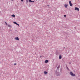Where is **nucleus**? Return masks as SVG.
Wrapping results in <instances>:
<instances>
[{"mask_svg": "<svg viewBox=\"0 0 80 80\" xmlns=\"http://www.w3.org/2000/svg\"><path fill=\"white\" fill-rule=\"evenodd\" d=\"M31 2H35V1H32Z\"/></svg>", "mask_w": 80, "mask_h": 80, "instance_id": "nucleus-22", "label": "nucleus"}, {"mask_svg": "<svg viewBox=\"0 0 80 80\" xmlns=\"http://www.w3.org/2000/svg\"><path fill=\"white\" fill-rule=\"evenodd\" d=\"M16 25H18V26H19V24H18V23H17V24H16Z\"/></svg>", "mask_w": 80, "mask_h": 80, "instance_id": "nucleus-20", "label": "nucleus"}, {"mask_svg": "<svg viewBox=\"0 0 80 80\" xmlns=\"http://www.w3.org/2000/svg\"><path fill=\"white\" fill-rule=\"evenodd\" d=\"M66 53H68V52L66 51Z\"/></svg>", "mask_w": 80, "mask_h": 80, "instance_id": "nucleus-26", "label": "nucleus"}, {"mask_svg": "<svg viewBox=\"0 0 80 80\" xmlns=\"http://www.w3.org/2000/svg\"><path fill=\"white\" fill-rule=\"evenodd\" d=\"M21 2H23V0H21Z\"/></svg>", "mask_w": 80, "mask_h": 80, "instance_id": "nucleus-23", "label": "nucleus"}, {"mask_svg": "<svg viewBox=\"0 0 80 80\" xmlns=\"http://www.w3.org/2000/svg\"><path fill=\"white\" fill-rule=\"evenodd\" d=\"M64 17H65V18H66V17H67V15H64Z\"/></svg>", "mask_w": 80, "mask_h": 80, "instance_id": "nucleus-13", "label": "nucleus"}, {"mask_svg": "<svg viewBox=\"0 0 80 80\" xmlns=\"http://www.w3.org/2000/svg\"><path fill=\"white\" fill-rule=\"evenodd\" d=\"M59 59H62V55H60L59 56Z\"/></svg>", "mask_w": 80, "mask_h": 80, "instance_id": "nucleus-6", "label": "nucleus"}, {"mask_svg": "<svg viewBox=\"0 0 80 80\" xmlns=\"http://www.w3.org/2000/svg\"><path fill=\"white\" fill-rule=\"evenodd\" d=\"M56 74L57 76H58H58H60V72H58L57 71H56Z\"/></svg>", "mask_w": 80, "mask_h": 80, "instance_id": "nucleus-2", "label": "nucleus"}, {"mask_svg": "<svg viewBox=\"0 0 80 80\" xmlns=\"http://www.w3.org/2000/svg\"><path fill=\"white\" fill-rule=\"evenodd\" d=\"M70 74L71 76H72L73 77H74V76H75V75L73 74V73L72 72H70Z\"/></svg>", "mask_w": 80, "mask_h": 80, "instance_id": "nucleus-1", "label": "nucleus"}, {"mask_svg": "<svg viewBox=\"0 0 80 80\" xmlns=\"http://www.w3.org/2000/svg\"><path fill=\"white\" fill-rule=\"evenodd\" d=\"M65 47H64L63 48V50H65Z\"/></svg>", "mask_w": 80, "mask_h": 80, "instance_id": "nucleus-16", "label": "nucleus"}, {"mask_svg": "<svg viewBox=\"0 0 80 80\" xmlns=\"http://www.w3.org/2000/svg\"><path fill=\"white\" fill-rule=\"evenodd\" d=\"M8 27H10L11 28H12V26L9 25H8Z\"/></svg>", "mask_w": 80, "mask_h": 80, "instance_id": "nucleus-11", "label": "nucleus"}, {"mask_svg": "<svg viewBox=\"0 0 80 80\" xmlns=\"http://www.w3.org/2000/svg\"><path fill=\"white\" fill-rule=\"evenodd\" d=\"M48 60H46L45 61V63H48Z\"/></svg>", "mask_w": 80, "mask_h": 80, "instance_id": "nucleus-7", "label": "nucleus"}, {"mask_svg": "<svg viewBox=\"0 0 80 80\" xmlns=\"http://www.w3.org/2000/svg\"><path fill=\"white\" fill-rule=\"evenodd\" d=\"M66 67L67 68V67H67V65H66Z\"/></svg>", "mask_w": 80, "mask_h": 80, "instance_id": "nucleus-24", "label": "nucleus"}, {"mask_svg": "<svg viewBox=\"0 0 80 80\" xmlns=\"http://www.w3.org/2000/svg\"><path fill=\"white\" fill-rule=\"evenodd\" d=\"M29 2H32V0H29Z\"/></svg>", "mask_w": 80, "mask_h": 80, "instance_id": "nucleus-15", "label": "nucleus"}, {"mask_svg": "<svg viewBox=\"0 0 80 80\" xmlns=\"http://www.w3.org/2000/svg\"><path fill=\"white\" fill-rule=\"evenodd\" d=\"M5 23L6 25H8V24H7V22H5Z\"/></svg>", "mask_w": 80, "mask_h": 80, "instance_id": "nucleus-14", "label": "nucleus"}, {"mask_svg": "<svg viewBox=\"0 0 80 80\" xmlns=\"http://www.w3.org/2000/svg\"><path fill=\"white\" fill-rule=\"evenodd\" d=\"M13 23H14V24H16V25L17 23V22H13Z\"/></svg>", "mask_w": 80, "mask_h": 80, "instance_id": "nucleus-12", "label": "nucleus"}, {"mask_svg": "<svg viewBox=\"0 0 80 80\" xmlns=\"http://www.w3.org/2000/svg\"><path fill=\"white\" fill-rule=\"evenodd\" d=\"M67 6H68V5L67 4H65L64 5V6L65 7V8H67Z\"/></svg>", "mask_w": 80, "mask_h": 80, "instance_id": "nucleus-8", "label": "nucleus"}, {"mask_svg": "<svg viewBox=\"0 0 80 80\" xmlns=\"http://www.w3.org/2000/svg\"><path fill=\"white\" fill-rule=\"evenodd\" d=\"M12 17H14V18H15V15L13 14L12 15Z\"/></svg>", "mask_w": 80, "mask_h": 80, "instance_id": "nucleus-9", "label": "nucleus"}, {"mask_svg": "<svg viewBox=\"0 0 80 80\" xmlns=\"http://www.w3.org/2000/svg\"><path fill=\"white\" fill-rule=\"evenodd\" d=\"M69 3L70 6H72V5H73V4L72 3V2H71V1H70L69 2Z\"/></svg>", "mask_w": 80, "mask_h": 80, "instance_id": "nucleus-4", "label": "nucleus"}, {"mask_svg": "<svg viewBox=\"0 0 80 80\" xmlns=\"http://www.w3.org/2000/svg\"><path fill=\"white\" fill-rule=\"evenodd\" d=\"M62 33H63V34H64V33H65V32H63V31H62Z\"/></svg>", "mask_w": 80, "mask_h": 80, "instance_id": "nucleus-19", "label": "nucleus"}, {"mask_svg": "<svg viewBox=\"0 0 80 80\" xmlns=\"http://www.w3.org/2000/svg\"><path fill=\"white\" fill-rule=\"evenodd\" d=\"M71 64V62H69V64Z\"/></svg>", "mask_w": 80, "mask_h": 80, "instance_id": "nucleus-27", "label": "nucleus"}, {"mask_svg": "<svg viewBox=\"0 0 80 80\" xmlns=\"http://www.w3.org/2000/svg\"><path fill=\"white\" fill-rule=\"evenodd\" d=\"M75 10H78V11H79V8H78L75 7Z\"/></svg>", "mask_w": 80, "mask_h": 80, "instance_id": "nucleus-3", "label": "nucleus"}, {"mask_svg": "<svg viewBox=\"0 0 80 80\" xmlns=\"http://www.w3.org/2000/svg\"><path fill=\"white\" fill-rule=\"evenodd\" d=\"M48 7H49V5H48Z\"/></svg>", "mask_w": 80, "mask_h": 80, "instance_id": "nucleus-28", "label": "nucleus"}, {"mask_svg": "<svg viewBox=\"0 0 80 80\" xmlns=\"http://www.w3.org/2000/svg\"><path fill=\"white\" fill-rule=\"evenodd\" d=\"M12 1H13V0H11Z\"/></svg>", "mask_w": 80, "mask_h": 80, "instance_id": "nucleus-29", "label": "nucleus"}, {"mask_svg": "<svg viewBox=\"0 0 80 80\" xmlns=\"http://www.w3.org/2000/svg\"><path fill=\"white\" fill-rule=\"evenodd\" d=\"M57 68H60V66H59Z\"/></svg>", "mask_w": 80, "mask_h": 80, "instance_id": "nucleus-18", "label": "nucleus"}, {"mask_svg": "<svg viewBox=\"0 0 80 80\" xmlns=\"http://www.w3.org/2000/svg\"><path fill=\"white\" fill-rule=\"evenodd\" d=\"M67 69L68 70H69V68H68V67H67Z\"/></svg>", "mask_w": 80, "mask_h": 80, "instance_id": "nucleus-17", "label": "nucleus"}, {"mask_svg": "<svg viewBox=\"0 0 80 80\" xmlns=\"http://www.w3.org/2000/svg\"><path fill=\"white\" fill-rule=\"evenodd\" d=\"M15 40H19V38H18V37H17L15 38Z\"/></svg>", "mask_w": 80, "mask_h": 80, "instance_id": "nucleus-5", "label": "nucleus"}, {"mask_svg": "<svg viewBox=\"0 0 80 80\" xmlns=\"http://www.w3.org/2000/svg\"><path fill=\"white\" fill-rule=\"evenodd\" d=\"M27 3H28V1H27Z\"/></svg>", "mask_w": 80, "mask_h": 80, "instance_id": "nucleus-25", "label": "nucleus"}, {"mask_svg": "<svg viewBox=\"0 0 80 80\" xmlns=\"http://www.w3.org/2000/svg\"><path fill=\"white\" fill-rule=\"evenodd\" d=\"M14 65H17V64L16 63H15L14 64Z\"/></svg>", "mask_w": 80, "mask_h": 80, "instance_id": "nucleus-21", "label": "nucleus"}, {"mask_svg": "<svg viewBox=\"0 0 80 80\" xmlns=\"http://www.w3.org/2000/svg\"><path fill=\"white\" fill-rule=\"evenodd\" d=\"M48 73V72H46V71H44V74H47Z\"/></svg>", "mask_w": 80, "mask_h": 80, "instance_id": "nucleus-10", "label": "nucleus"}]
</instances>
